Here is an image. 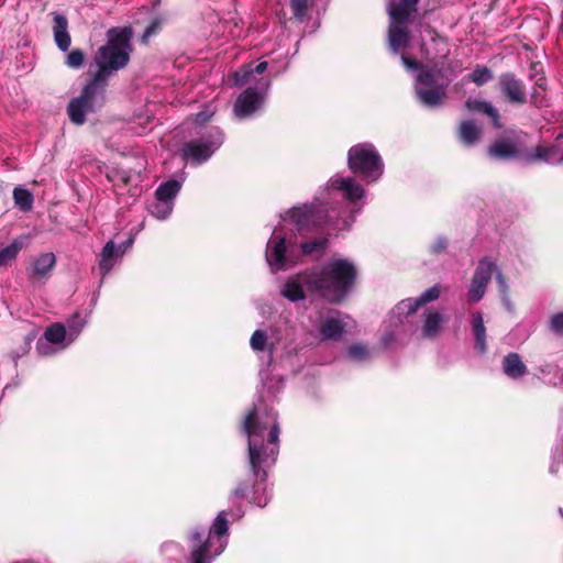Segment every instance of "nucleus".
I'll use <instances>...</instances> for the list:
<instances>
[{"mask_svg": "<svg viewBox=\"0 0 563 563\" xmlns=\"http://www.w3.org/2000/svg\"><path fill=\"white\" fill-rule=\"evenodd\" d=\"M107 178L113 183L117 194L122 195L120 190L130 183L131 175L124 169L113 168L107 173Z\"/></svg>", "mask_w": 563, "mask_h": 563, "instance_id": "nucleus-31", "label": "nucleus"}, {"mask_svg": "<svg viewBox=\"0 0 563 563\" xmlns=\"http://www.w3.org/2000/svg\"><path fill=\"white\" fill-rule=\"evenodd\" d=\"M465 106L470 111L482 112L488 115L496 128L500 126L498 110L490 102L470 98L466 100Z\"/></svg>", "mask_w": 563, "mask_h": 563, "instance_id": "nucleus-25", "label": "nucleus"}, {"mask_svg": "<svg viewBox=\"0 0 563 563\" xmlns=\"http://www.w3.org/2000/svg\"><path fill=\"white\" fill-rule=\"evenodd\" d=\"M185 177L168 179L162 183L155 190L154 199L147 203L148 213L157 220H166L170 217L175 199L179 194Z\"/></svg>", "mask_w": 563, "mask_h": 563, "instance_id": "nucleus-11", "label": "nucleus"}, {"mask_svg": "<svg viewBox=\"0 0 563 563\" xmlns=\"http://www.w3.org/2000/svg\"><path fill=\"white\" fill-rule=\"evenodd\" d=\"M349 168L365 183H376L384 174L385 165L378 151L372 143H360L347 152Z\"/></svg>", "mask_w": 563, "mask_h": 563, "instance_id": "nucleus-9", "label": "nucleus"}, {"mask_svg": "<svg viewBox=\"0 0 563 563\" xmlns=\"http://www.w3.org/2000/svg\"><path fill=\"white\" fill-rule=\"evenodd\" d=\"M501 369L503 373L512 380L520 379L528 372L527 365L516 352H510L503 357Z\"/></svg>", "mask_w": 563, "mask_h": 563, "instance_id": "nucleus-18", "label": "nucleus"}, {"mask_svg": "<svg viewBox=\"0 0 563 563\" xmlns=\"http://www.w3.org/2000/svg\"><path fill=\"white\" fill-rule=\"evenodd\" d=\"M56 264L55 254L42 253L36 256L30 269V277L36 280H46Z\"/></svg>", "mask_w": 563, "mask_h": 563, "instance_id": "nucleus-16", "label": "nucleus"}, {"mask_svg": "<svg viewBox=\"0 0 563 563\" xmlns=\"http://www.w3.org/2000/svg\"><path fill=\"white\" fill-rule=\"evenodd\" d=\"M22 249L23 240L21 238L14 239L9 245L0 246V266L14 260Z\"/></svg>", "mask_w": 563, "mask_h": 563, "instance_id": "nucleus-30", "label": "nucleus"}, {"mask_svg": "<svg viewBox=\"0 0 563 563\" xmlns=\"http://www.w3.org/2000/svg\"><path fill=\"white\" fill-rule=\"evenodd\" d=\"M493 78L492 70L486 66H476L475 69L470 74V80L482 86L488 82Z\"/></svg>", "mask_w": 563, "mask_h": 563, "instance_id": "nucleus-36", "label": "nucleus"}, {"mask_svg": "<svg viewBox=\"0 0 563 563\" xmlns=\"http://www.w3.org/2000/svg\"><path fill=\"white\" fill-rule=\"evenodd\" d=\"M14 203L22 210L29 211L33 207V195L24 188L15 187L13 190Z\"/></svg>", "mask_w": 563, "mask_h": 563, "instance_id": "nucleus-33", "label": "nucleus"}, {"mask_svg": "<svg viewBox=\"0 0 563 563\" xmlns=\"http://www.w3.org/2000/svg\"><path fill=\"white\" fill-rule=\"evenodd\" d=\"M210 117L211 114L205 111L197 113L195 118L196 131H198L199 128L205 126L203 123L207 122L210 119Z\"/></svg>", "mask_w": 563, "mask_h": 563, "instance_id": "nucleus-43", "label": "nucleus"}, {"mask_svg": "<svg viewBox=\"0 0 563 563\" xmlns=\"http://www.w3.org/2000/svg\"><path fill=\"white\" fill-rule=\"evenodd\" d=\"M250 346L255 353L266 352L268 354V364L272 363L275 351V342L269 339L266 330H255L251 335Z\"/></svg>", "mask_w": 563, "mask_h": 563, "instance_id": "nucleus-22", "label": "nucleus"}, {"mask_svg": "<svg viewBox=\"0 0 563 563\" xmlns=\"http://www.w3.org/2000/svg\"><path fill=\"white\" fill-rule=\"evenodd\" d=\"M482 134V128L473 120L463 121L459 128V137L466 146L474 145Z\"/></svg>", "mask_w": 563, "mask_h": 563, "instance_id": "nucleus-26", "label": "nucleus"}, {"mask_svg": "<svg viewBox=\"0 0 563 563\" xmlns=\"http://www.w3.org/2000/svg\"><path fill=\"white\" fill-rule=\"evenodd\" d=\"M346 323L341 317V312L335 311L328 316L319 328V333L323 340H338L344 332Z\"/></svg>", "mask_w": 563, "mask_h": 563, "instance_id": "nucleus-17", "label": "nucleus"}, {"mask_svg": "<svg viewBox=\"0 0 563 563\" xmlns=\"http://www.w3.org/2000/svg\"><path fill=\"white\" fill-rule=\"evenodd\" d=\"M550 470H551V472H552V473H555V472H556V470L554 468V465H551V468H550Z\"/></svg>", "mask_w": 563, "mask_h": 563, "instance_id": "nucleus-51", "label": "nucleus"}, {"mask_svg": "<svg viewBox=\"0 0 563 563\" xmlns=\"http://www.w3.org/2000/svg\"><path fill=\"white\" fill-rule=\"evenodd\" d=\"M162 563H183L185 558L184 549L174 541L165 542L161 548Z\"/></svg>", "mask_w": 563, "mask_h": 563, "instance_id": "nucleus-29", "label": "nucleus"}, {"mask_svg": "<svg viewBox=\"0 0 563 563\" xmlns=\"http://www.w3.org/2000/svg\"><path fill=\"white\" fill-rule=\"evenodd\" d=\"M407 23H400L390 20L388 29V44L394 54L405 48L409 43V33L406 29Z\"/></svg>", "mask_w": 563, "mask_h": 563, "instance_id": "nucleus-20", "label": "nucleus"}, {"mask_svg": "<svg viewBox=\"0 0 563 563\" xmlns=\"http://www.w3.org/2000/svg\"><path fill=\"white\" fill-rule=\"evenodd\" d=\"M290 8L294 16L297 20L302 21L308 9V0H290Z\"/></svg>", "mask_w": 563, "mask_h": 563, "instance_id": "nucleus-39", "label": "nucleus"}, {"mask_svg": "<svg viewBox=\"0 0 563 563\" xmlns=\"http://www.w3.org/2000/svg\"><path fill=\"white\" fill-rule=\"evenodd\" d=\"M526 159L529 163L543 161L548 164H563V134H560L551 146L536 147Z\"/></svg>", "mask_w": 563, "mask_h": 563, "instance_id": "nucleus-14", "label": "nucleus"}, {"mask_svg": "<svg viewBox=\"0 0 563 563\" xmlns=\"http://www.w3.org/2000/svg\"><path fill=\"white\" fill-rule=\"evenodd\" d=\"M432 41L435 42L437 44L446 46L445 41L442 37H440L439 35H437L435 37H432Z\"/></svg>", "mask_w": 563, "mask_h": 563, "instance_id": "nucleus-46", "label": "nucleus"}, {"mask_svg": "<svg viewBox=\"0 0 563 563\" xmlns=\"http://www.w3.org/2000/svg\"><path fill=\"white\" fill-rule=\"evenodd\" d=\"M419 0H391L388 4L389 19L400 23H407L409 16L416 11Z\"/></svg>", "mask_w": 563, "mask_h": 563, "instance_id": "nucleus-21", "label": "nucleus"}, {"mask_svg": "<svg viewBox=\"0 0 563 563\" xmlns=\"http://www.w3.org/2000/svg\"><path fill=\"white\" fill-rule=\"evenodd\" d=\"M243 431L247 438V457L255 483L250 490L246 484H240L232 493L231 503L238 504L236 509L222 510L216 517L211 527L195 528L189 537V563H212L225 550L229 539L228 517L241 519L244 510L240 501L250 498L258 507H265L269 501L267 490V470L271 468L279 452V423L277 413L260 401L246 415Z\"/></svg>", "mask_w": 563, "mask_h": 563, "instance_id": "nucleus-2", "label": "nucleus"}, {"mask_svg": "<svg viewBox=\"0 0 563 563\" xmlns=\"http://www.w3.org/2000/svg\"><path fill=\"white\" fill-rule=\"evenodd\" d=\"M441 288L434 285L424 290L418 298H407L398 302L385 320L382 344L389 347L401 335H407L417 330L415 314L419 307L439 298Z\"/></svg>", "mask_w": 563, "mask_h": 563, "instance_id": "nucleus-7", "label": "nucleus"}, {"mask_svg": "<svg viewBox=\"0 0 563 563\" xmlns=\"http://www.w3.org/2000/svg\"><path fill=\"white\" fill-rule=\"evenodd\" d=\"M224 140L225 135L218 126L199 128L196 136L183 145L181 157L191 165H202L222 146Z\"/></svg>", "mask_w": 563, "mask_h": 563, "instance_id": "nucleus-8", "label": "nucleus"}, {"mask_svg": "<svg viewBox=\"0 0 563 563\" xmlns=\"http://www.w3.org/2000/svg\"><path fill=\"white\" fill-rule=\"evenodd\" d=\"M133 238H129L120 244H115L112 240L108 241L99 255L98 269L101 278H104L123 257L125 252L132 247Z\"/></svg>", "mask_w": 563, "mask_h": 563, "instance_id": "nucleus-12", "label": "nucleus"}, {"mask_svg": "<svg viewBox=\"0 0 563 563\" xmlns=\"http://www.w3.org/2000/svg\"><path fill=\"white\" fill-rule=\"evenodd\" d=\"M158 29V22L154 21L152 22L143 34V41L146 42L152 35H154L157 32Z\"/></svg>", "mask_w": 563, "mask_h": 563, "instance_id": "nucleus-45", "label": "nucleus"}, {"mask_svg": "<svg viewBox=\"0 0 563 563\" xmlns=\"http://www.w3.org/2000/svg\"><path fill=\"white\" fill-rule=\"evenodd\" d=\"M448 246V241L443 236L437 238V240L430 245V252L432 254H440L442 253Z\"/></svg>", "mask_w": 563, "mask_h": 563, "instance_id": "nucleus-40", "label": "nucleus"}, {"mask_svg": "<svg viewBox=\"0 0 563 563\" xmlns=\"http://www.w3.org/2000/svg\"><path fill=\"white\" fill-rule=\"evenodd\" d=\"M501 305L508 312L515 311V305L512 303L509 294L500 295Z\"/></svg>", "mask_w": 563, "mask_h": 563, "instance_id": "nucleus-44", "label": "nucleus"}, {"mask_svg": "<svg viewBox=\"0 0 563 563\" xmlns=\"http://www.w3.org/2000/svg\"><path fill=\"white\" fill-rule=\"evenodd\" d=\"M560 514H561V515H562V517H563V509H560Z\"/></svg>", "mask_w": 563, "mask_h": 563, "instance_id": "nucleus-52", "label": "nucleus"}, {"mask_svg": "<svg viewBox=\"0 0 563 563\" xmlns=\"http://www.w3.org/2000/svg\"><path fill=\"white\" fill-rule=\"evenodd\" d=\"M498 269L499 267L492 258L483 257L478 261L473 276L488 285L493 275L496 276Z\"/></svg>", "mask_w": 563, "mask_h": 563, "instance_id": "nucleus-27", "label": "nucleus"}, {"mask_svg": "<svg viewBox=\"0 0 563 563\" xmlns=\"http://www.w3.org/2000/svg\"><path fill=\"white\" fill-rule=\"evenodd\" d=\"M488 155L494 159L507 161L517 157L516 145L509 140H498L488 148Z\"/></svg>", "mask_w": 563, "mask_h": 563, "instance_id": "nucleus-23", "label": "nucleus"}, {"mask_svg": "<svg viewBox=\"0 0 563 563\" xmlns=\"http://www.w3.org/2000/svg\"><path fill=\"white\" fill-rule=\"evenodd\" d=\"M53 34L55 44L62 52H67L71 44V37L68 32V21L65 15L57 12L53 13Z\"/></svg>", "mask_w": 563, "mask_h": 563, "instance_id": "nucleus-19", "label": "nucleus"}, {"mask_svg": "<svg viewBox=\"0 0 563 563\" xmlns=\"http://www.w3.org/2000/svg\"><path fill=\"white\" fill-rule=\"evenodd\" d=\"M85 53L80 49H73L66 55L65 64L71 69H78L84 66Z\"/></svg>", "mask_w": 563, "mask_h": 563, "instance_id": "nucleus-37", "label": "nucleus"}, {"mask_svg": "<svg viewBox=\"0 0 563 563\" xmlns=\"http://www.w3.org/2000/svg\"><path fill=\"white\" fill-rule=\"evenodd\" d=\"M543 82H544V79L540 78L536 84L538 87L543 88Z\"/></svg>", "mask_w": 563, "mask_h": 563, "instance_id": "nucleus-49", "label": "nucleus"}, {"mask_svg": "<svg viewBox=\"0 0 563 563\" xmlns=\"http://www.w3.org/2000/svg\"><path fill=\"white\" fill-rule=\"evenodd\" d=\"M85 324H86V320L84 318H81L80 314H78V313H76L71 319L68 320V322H67L68 342L65 345H63V347L70 344L77 338V335L84 329Z\"/></svg>", "mask_w": 563, "mask_h": 563, "instance_id": "nucleus-35", "label": "nucleus"}, {"mask_svg": "<svg viewBox=\"0 0 563 563\" xmlns=\"http://www.w3.org/2000/svg\"><path fill=\"white\" fill-rule=\"evenodd\" d=\"M539 373L543 376L544 379L549 383L550 379L559 376L563 369L559 368L558 365L552 363H547L538 368Z\"/></svg>", "mask_w": 563, "mask_h": 563, "instance_id": "nucleus-38", "label": "nucleus"}, {"mask_svg": "<svg viewBox=\"0 0 563 563\" xmlns=\"http://www.w3.org/2000/svg\"><path fill=\"white\" fill-rule=\"evenodd\" d=\"M442 322L443 317L440 312L428 311L422 325V335L424 338H434L439 333Z\"/></svg>", "mask_w": 563, "mask_h": 563, "instance_id": "nucleus-28", "label": "nucleus"}, {"mask_svg": "<svg viewBox=\"0 0 563 563\" xmlns=\"http://www.w3.org/2000/svg\"><path fill=\"white\" fill-rule=\"evenodd\" d=\"M551 329L560 335H563V313H556L551 318Z\"/></svg>", "mask_w": 563, "mask_h": 563, "instance_id": "nucleus-41", "label": "nucleus"}, {"mask_svg": "<svg viewBox=\"0 0 563 563\" xmlns=\"http://www.w3.org/2000/svg\"><path fill=\"white\" fill-rule=\"evenodd\" d=\"M346 356L350 361L361 363L369 360L371 353L365 344L354 343L349 346Z\"/></svg>", "mask_w": 563, "mask_h": 563, "instance_id": "nucleus-34", "label": "nucleus"}, {"mask_svg": "<svg viewBox=\"0 0 563 563\" xmlns=\"http://www.w3.org/2000/svg\"><path fill=\"white\" fill-rule=\"evenodd\" d=\"M131 194H132V196H135V197L139 196L141 194V188H139L137 186L133 187L131 189Z\"/></svg>", "mask_w": 563, "mask_h": 563, "instance_id": "nucleus-47", "label": "nucleus"}, {"mask_svg": "<svg viewBox=\"0 0 563 563\" xmlns=\"http://www.w3.org/2000/svg\"><path fill=\"white\" fill-rule=\"evenodd\" d=\"M366 191L354 177L334 176L309 203L298 205L280 214L266 244L265 258L272 273L288 271L305 256L321 253L324 236H311L318 228L346 229L365 205Z\"/></svg>", "mask_w": 563, "mask_h": 563, "instance_id": "nucleus-1", "label": "nucleus"}, {"mask_svg": "<svg viewBox=\"0 0 563 563\" xmlns=\"http://www.w3.org/2000/svg\"><path fill=\"white\" fill-rule=\"evenodd\" d=\"M66 340H68L67 330L64 324L57 322L45 330L43 339L37 341L36 350L41 355H49L54 351L48 346V343L60 344Z\"/></svg>", "mask_w": 563, "mask_h": 563, "instance_id": "nucleus-15", "label": "nucleus"}, {"mask_svg": "<svg viewBox=\"0 0 563 563\" xmlns=\"http://www.w3.org/2000/svg\"><path fill=\"white\" fill-rule=\"evenodd\" d=\"M472 332L475 340L476 351L479 354H485L487 351L486 328L484 325L483 316L478 311L472 314Z\"/></svg>", "mask_w": 563, "mask_h": 563, "instance_id": "nucleus-24", "label": "nucleus"}, {"mask_svg": "<svg viewBox=\"0 0 563 563\" xmlns=\"http://www.w3.org/2000/svg\"><path fill=\"white\" fill-rule=\"evenodd\" d=\"M106 87L90 78L80 95L69 101L67 114L74 124L82 125L88 114L96 112L104 104Z\"/></svg>", "mask_w": 563, "mask_h": 563, "instance_id": "nucleus-10", "label": "nucleus"}, {"mask_svg": "<svg viewBox=\"0 0 563 563\" xmlns=\"http://www.w3.org/2000/svg\"><path fill=\"white\" fill-rule=\"evenodd\" d=\"M267 69L266 62L246 65L234 75L235 85H250L235 100L233 112L238 119H247L263 108L271 81L260 77Z\"/></svg>", "mask_w": 563, "mask_h": 563, "instance_id": "nucleus-6", "label": "nucleus"}, {"mask_svg": "<svg viewBox=\"0 0 563 563\" xmlns=\"http://www.w3.org/2000/svg\"><path fill=\"white\" fill-rule=\"evenodd\" d=\"M486 288H487L486 283H484L473 276L470 287H468V290H467V301L470 303H475V302H478L479 300H482L483 297L485 296Z\"/></svg>", "mask_w": 563, "mask_h": 563, "instance_id": "nucleus-32", "label": "nucleus"}, {"mask_svg": "<svg viewBox=\"0 0 563 563\" xmlns=\"http://www.w3.org/2000/svg\"><path fill=\"white\" fill-rule=\"evenodd\" d=\"M356 267L345 258H331L323 266H316L289 276L280 286V295L291 302L307 296L324 298L331 302L341 301L356 278Z\"/></svg>", "mask_w": 563, "mask_h": 563, "instance_id": "nucleus-3", "label": "nucleus"}, {"mask_svg": "<svg viewBox=\"0 0 563 563\" xmlns=\"http://www.w3.org/2000/svg\"><path fill=\"white\" fill-rule=\"evenodd\" d=\"M424 56L428 59H433L434 58L433 56H431V54L429 53V51L427 48H426V52H424Z\"/></svg>", "mask_w": 563, "mask_h": 563, "instance_id": "nucleus-50", "label": "nucleus"}, {"mask_svg": "<svg viewBox=\"0 0 563 563\" xmlns=\"http://www.w3.org/2000/svg\"><path fill=\"white\" fill-rule=\"evenodd\" d=\"M442 62L432 66H423L406 54L401 55V63L408 71H416L415 93L418 102L426 108H438L446 98L448 88L452 80L462 71L459 60H446L448 49H441Z\"/></svg>", "mask_w": 563, "mask_h": 563, "instance_id": "nucleus-4", "label": "nucleus"}, {"mask_svg": "<svg viewBox=\"0 0 563 563\" xmlns=\"http://www.w3.org/2000/svg\"><path fill=\"white\" fill-rule=\"evenodd\" d=\"M496 282L498 284V288H499V294L500 295H505V294H509V286L501 273L500 269H498L497 274H496Z\"/></svg>", "mask_w": 563, "mask_h": 563, "instance_id": "nucleus-42", "label": "nucleus"}, {"mask_svg": "<svg viewBox=\"0 0 563 563\" xmlns=\"http://www.w3.org/2000/svg\"><path fill=\"white\" fill-rule=\"evenodd\" d=\"M531 98H532L533 103H539V95H538V92H534Z\"/></svg>", "mask_w": 563, "mask_h": 563, "instance_id": "nucleus-48", "label": "nucleus"}, {"mask_svg": "<svg viewBox=\"0 0 563 563\" xmlns=\"http://www.w3.org/2000/svg\"><path fill=\"white\" fill-rule=\"evenodd\" d=\"M130 40L129 29L112 27L107 32V43L100 46L93 56L98 70L91 76L92 79L107 86L108 79L128 65Z\"/></svg>", "mask_w": 563, "mask_h": 563, "instance_id": "nucleus-5", "label": "nucleus"}, {"mask_svg": "<svg viewBox=\"0 0 563 563\" xmlns=\"http://www.w3.org/2000/svg\"><path fill=\"white\" fill-rule=\"evenodd\" d=\"M499 89L510 103L523 104L527 101L523 82L514 74L506 73L499 77Z\"/></svg>", "mask_w": 563, "mask_h": 563, "instance_id": "nucleus-13", "label": "nucleus"}]
</instances>
